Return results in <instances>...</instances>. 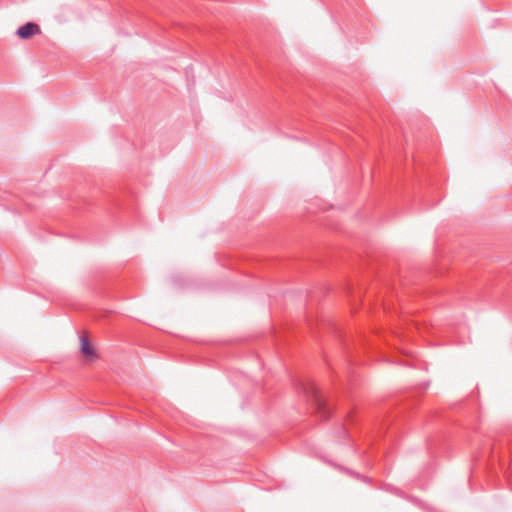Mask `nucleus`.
Returning <instances> with one entry per match:
<instances>
[{
	"label": "nucleus",
	"mask_w": 512,
	"mask_h": 512,
	"mask_svg": "<svg viewBox=\"0 0 512 512\" xmlns=\"http://www.w3.org/2000/svg\"><path fill=\"white\" fill-rule=\"evenodd\" d=\"M300 389L311 402L316 414L321 419H328L331 415V409L317 386L312 382H307L301 384Z\"/></svg>",
	"instance_id": "obj_1"
},
{
	"label": "nucleus",
	"mask_w": 512,
	"mask_h": 512,
	"mask_svg": "<svg viewBox=\"0 0 512 512\" xmlns=\"http://www.w3.org/2000/svg\"><path fill=\"white\" fill-rule=\"evenodd\" d=\"M39 32H40V27L38 24H36L34 22H27L26 24H24L23 26L18 28L16 34L21 39H29L30 37H32L33 35H35Z\"/></svg>",
	"instance_id": "obj_2"
},
{
	"label": "nucleus",
	"mask_w": 512,
	"mask_h": 512,
	"mask_svg": "<svg viewBox=\"0 0 512 512\" xmlns=\"http://www.w3.org/2000/svg\"><path fill=\"white\" fill-rule=\"evenodd\" d=\"M80 340H81V352L85 356H88V357L94 355V349L91 346L89 340L85 336H81Z\"/></svg>",
	"instance_id": "obj_3"
}]
</instances>
